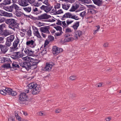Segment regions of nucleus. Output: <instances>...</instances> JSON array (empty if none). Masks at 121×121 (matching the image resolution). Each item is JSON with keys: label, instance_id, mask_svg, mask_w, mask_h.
Instances as JSON below:
<instances>
[{"label": "nucleus", "instance_id": "1", "mask_svg": "<svg viewBox=\"0 0 121 121\" xmlns=\"http://www.w3.org/2000/svg\"><path fill=\"white\" fill-rule=\"evenodd\" d=\"M28 87L29 89H32L31 92L33 95L38 94L41 90L40 86L35 83H31L28 85Z\"/></svg>", "mask_w": 121, "mask_h": 121}, {"label": "nucleus", "instance_id": "2", "mask_svg": "<svg viewBox=\"0 0 121 121\" xmlns=\"http://www.w3.org/2000/svg\"><path fill=\"white\" fill-rule=\"evenodd\" d=\"M29 100L28 96L25 93L20 94L18 96V101L21 104H24Z\"/></svg>", "mask_w": 121, "mask_h": 121}, {"label": "nucleus", "instance_id": "3", "mask_svg": "<svg viewBox=\"0 0 121 121\" xmlns=\"http://www.w3.org/2000/svg\"><path fill=\"white\" fill-rule=\"evenodd\" d=\"M5 22L7 24L9 25V27L11 28H12V27H15L16 23L15 20L13 19H7L6 21Z\"/></svg>", "mask_w": 121, "mask_h": 121}, {"label": "nucleus", "instance_id": "4", "mask_svg": "<svg viewBox=\"0 0 121 121\" xmlns=\"http://www.w3.org/2000/svg\"><path fill=\"white\" fill-rule=\"evenodd\" d=\"M63 51L62 49L58 48L56 46H53L52 48V52L54 55H55L62 52Z\"/></svg>", "mask_w": 121, "mask_h": 121}, {"label": "nucleus", "instance_id": "5", "mask_svg": "<svg viewBox=\"0 0 121 121\" xmlns=\"http://www.w3.org/2000/svg\"><path fill=\"white\" fill-rule=\"evenodd\" d=\"M64 16L65 17H69L76 20H78L79 19L77 15H73L69 13H66L64 15Z\"/></svg>", "mask_w": 121, "mask_h": 121}, {"label": "nucleus", "instance_id": "6", "mask_svg": "<svg viewBox=\"0 0 121 121\" xmlns=\"http://www.w3.org/2000/svg\"><path fill=\"white\" fill-rule=\"evenodd\" d=\"M54 65V64L52 62L46 63L45 67V70L48 71H50Z\"/></svg>", "mask_w": 121, "mask_h": 121}, {"label": "nucleus", "instance_id": "7", "mask_svg": "<svg viewBox=\"0 0 121 121\" xmlns=\"http://www.w3.org/2000/svg\"><path fill=\"white\" fill-rule=\"evenodd\" d=\"M20 66L24 69H25L27 70L30 69V63L29 62L23 63L20 64Z\"/></svg>", "mask_w": 121, "mask_h": 121}, {"label": "nucleus", "instance_id": "8", "mask_svg": "<svg viewBox=\"0 0 121 121\" xmlns=\"http://www.w3.org/2000/svg\"><path fill=\"white\" fill-rule=\"evenodd\" d=\"M27 45L32 48H34L36 45L35 41L32 40L27 41L26 43Z\"/></svg>", "mask_w": 121, "mask_h": 121}, {"label": "nucleus", "instance_id": "9", "mask_svg": "<svg viewBox=\"0 0 121 121\" xmlns=\"http://www.w3.org/2000/svg\"><path fill=\"white\" fill-rule=\"evenodd\" d=\"M41 10H43L47 13L50 11L51 10V8L50 6H45L43 5L40 8Z\"/></svg>", "mask_w": 121, "mask_h": 121}, {"label": "nucleus", "instance_id": "10", "mask_svg": "<svg viewBox=\"0 0 121 121\" xmlns=\"http://www.w3.org/2000/svg\"><path fill=\"white\" fill-rule=\"evenodd\" d=\"M19 39H17L15 40L13 43V47L14 49L17 50L19 48V46H18V45H19Z\"/></svg>", "mask_w": 121, "mask_h": 121}, {"label": "nucleus", "instance_id": "11", "mask_svg": "<svg viewBox=\"0 0 121 121\" xmlns=\"http://www.w3.org/2000/svg\"><path fill=\"white\" fill-rule=\"evenodd\" d=\"M0 15L10 17L12 16V13H8L2 10H0Z\"/></svg>", "mask_w": 121, "mask_h": 121}, {"label": "nucleus", "instance_id": "12", "mask_svg": "<svg viewBox=\"0 0 121 121\" xmlns=\"http://www.w3.org/2000/svg\"><path fill=\"white\" fill-rule=\"evenodd\" d=\"M24 50V52L27 55L29 56H32L33 53L34 51H32V50H29V49L27 48H25L24 49H23L22 51Z\"/></svg>", "mask_w": 121, "mask_h": 121}, {"label": "nucleus", "instance_id": "13", "mask_svg": "<svg viewBox=\"0 0 121 121\" xmlns=\"http://www.w3.org/2000/svg\"><path fill=\"white\" fill-rule=\"evenodd\" d=\"M18 3L20 5L23 7L26 6L28 4L27 0H20Z\"/></svg>", "mask_w": 121, "mask_h": 121}, {"label": "nucleus", "instance_id": "14", "mask_svg": "<svg viewBox=\"0 0 121 121\" xmlns=\"http://www.w3.org/2000/svg\"><path fill=\"white\" fill-rule=\"evenodd\" d=\"M51 17L50 16L48 15L46 13H44L38 17V18L40 19H47Z\"/></svg>", "mask_w": 121, "mask_h": 121}, {"label": "nucleus", "instance_id": "15", "mask_svg": "<svg viewBox=\"0 0 121 121\" xmlns=\"http://www.w3.org/2000/svg\"><path fill=\"white\" fill-rule=\"evenodd\" d=\"M48 27H46L40 28V30L42 32L49 34L50 33V32L48 30Z\"/></svg>", "mask_w": 121, "mask_h": 121}, {"label": "nucleus", "instance_id": "16", "mask_svg": "<svg viewBox=\"0 0 121 121\" xmlns=\"http://www.w3.org/2000/svg\"><path fill=\"white\" fill-rule=\"evenodd\" d=\"M34 28L35 30L34 31V35L39 38H41L42 37L40 35L37 28L36 27H35Z\"/></svg>", "mask_w": 121, "mask_h": 121}, {"label": "nucleus", "instance_id": "17", "mask_svg": "<svg viewBox=\"0 0 121 121\" xmlns=\"http://www.w3.org/2000/svg\"><path fill=\"white\" fill-rule=\"evenodd\" d=\"M2 52L5 53L8 50V48L5 45H3L0 48Z\"/></svg>", "mask_w": 121, "mask_h": 121}, {"label": "nucleus", "instance_id": "18", "mask_svg": "<svg viewBox=\"0 0 121 121\" xmlns=\"http://www.w3.org/2000/svg\"><path fill=\"white\" fill-rule=\"evenodd\" d=\"M94 4L96 5L100 6L102 3V0H92Z\"/></svg>", "mask_w": 121, "mask_h": 121}, {"label": "nucleus", "instance_id": "19", "mask_svg": "<svg viewBox=\"0 0 121 121\" xmlns=\"http://www.w3.org/2000/svg\"><path fill=\"white\" fill-rule=\"evenodd\" d=\"M14 9L13 4L11 6L7 7H5V9L8 11L10 12H12Z\"/></svg>", "mask_w": 121, "mask_h": 121}, {"label": "nucleus", "instance_id": "20", "mask_svg": "<svg viewBox=\"0 0 121 121\" xmlns=\"http://www.w3.org/2000/svg\"><path fill=\"white\" fill-rule=\"evenodd\" d=\"M33 12L34 14H36L39 13L38 8L35 7H33Z\"/></svg>", "mask_w": 121, "mask_h": 121}, {"label": "nucleus", "instance_id": "21", "mask_svg": "<svg viewBox=\"0 0 121 121\" xmlns=\"http://www.w3.org/2000/svg\"><path fill=\"white\" fill-rule=\"evenodd\" d=\"M37 61L36 59H33L30 57L29 62L30 63H31V64H37Z\"/></svg>", "mask_w": 121, "mask_h": 121}, {"label": "nucleus", "instance_id": "22", "mask_svg": "<svg viewBox=\"0 0 121 121\" xmlns=\"http://www.w3.org/2000/svg\"><path fill=\"white\" fill-rule=\"evenodd\" d=\"M15 36L14 35H11L7 38V39L12 42L14 39Z\"/></svg>", "mask_w": 121, "mask_h": 121}, {"label": "nucleus", "instance_id": "23", "mask_svg": "<svg viewBox=\"0 0 121 121\" xmlns=\"http://www.w3.org/2000/svg\"><path fill=\"white\" fill-rule=\"evenodd\" d=\"M14 114L16 118L19 121L21 120V118L20 116H19L18 114V112L17 111H15V112Z\"/></svg>", "mask_w": 121, "mask_h": 121}, {"label": "nucleus", "instance_id": "24", "mask_svg": "<svg viewBox=\"0 0 121 121\" xmlns=\"http://www.w3.org/2000/svg\"><path fill=\"white\" fill-rule=\"evenodd\" d=\"M79 22H76L72 26V27L74 29V30H76L79 26Z\"/></svg>", "mask_w": 121, "mask_h": 121}, {"label": "nucleus", "instance_id": "25", "mask_svg": "<svg viewBox=\"0 0 121 121\" xmlns=\"http://www.w3.org/2000/svg\"><path fill=\"white\" fill-rule=\"evenodd\" d=\"M77 79V76L74 75L71 76L69 78V79L72 81L75 80Z\"/></svg>", "mask_w": 121, "mask_h": 121}, {"label": "nucleus", "instance_id": "26", "mask_svg": "<svg viewBox=\"0 0 121 121\" xmlns=\"http://www.w3.org/2000/svg\"><path fill=\"white\" fill-rule=\"evenodd\" d=\"M62 5L63 8L65 10H67L70 7L69 5L67 4H62Z\"/></svg>", "mask_w": 121, "mask_h": 121}, {"label": "nucleus", "instance_id": "27", "mask_svg": "<svg viewBox=\"0 0 121 121\" xmlns=\"http://www.w3.org/2000/svg\"><path fill=\"white\" fill-rule=\"evenodd\" d=\"M15 15L17 17H20L23 15V13L22 12L20 11H16Z\"/></svg>", "mask_w": 121, "mask_h": 121}, {"label": "nucleus", "instance_id": "28", "mask_svg": "<svg viewBox=\"0 0 121 121\" xmlns=\"http://www.w3.org/2000/svg\"><path fill=\"white\" fill-rule=\"evenodd\" d=\"M37 64H31L30 63V69H34L37 67Z\"/></svg>", "mask_w": 121, "mask_h": 121}, {"label": "nucleus", "instance_id": "29", "mask_svg": "<svg viewBox=\"0 0 121 121\" xmlns=\"http://www.w3.org/2000/svg\"><path fill=\"white\" fill-rule=\"evenodd\" d=\"M73 38L70 37H69L68 38H66L64 40L65 41V42H70L73 41Z\"/></svg>", "mask_w": 121, "mask_h": 121}, {"label": "nucleus", "instance_id": "30", "mask_svg": "<svg viewBox=\"0 0 121 121\" xmlns=\"http://www.w3.org/2000/svg\"><path fill=\"white\" fill-rule=\"evenodd\" d=\"M2 67L6 69L10 68L11 67L10 66V64L9 63L3 65L2 66Z\"/></svg>", "mask_w": 121, "mask_h": 121}, {"label": "nucleus", "instance_id": "31", "mask_svg": "<svg viewBox=\"0 0 121 121\" xmlns=\"http://www.w3.org/2000/svg\"><path fill=\"white\" fill-rule=\"evenodd\" d=\"M30 57L26 56L22 58V59L24 61H27L28 62H29Z\"/></svg>", "mask_w": 121, "mask_h": 121}, {"label": "nucleus", "instance_id": "32", "mask_svg": "<svg viewBox=\"0 0 121 121\" xmlns=\"http://www.w3.org/2000/svg\"><path fill=\"white\" fill-rule=\"evenodd\" d=\"M47 52V51L46 49H44L42 50L41 52L39 54V55L41 56L43 55Z\"/></svg>", "mask_w": 121, "mask_h": 121}, {"label": "nucleus", "instance_id": "33", "mask_svg": "<svg viewBox=\"0 0 121 121\" xmlns=\"http://www.w3.org/2000/svg\"><path fill=\"white\" fill-rule=\"evenodd\" d=\"M0 93L2 95H5L7 93L6 88L5 89H3L1 90L0 91Z\"/></svg>", "mask_w": 121, "mask_h": 121}, {"label": "nucleus", "instance_id": "34", "mask_svg": "<svg viewBox=\"0 0 121 121\" xmlns=\"http://www.w3.org/2000/svg\"><path fill=\"white\" fill-rule=\"evenodd\" d=\"M23 9L26 11H27L28 12H30L31 10V8L30 7L23 8Z\"/></svg>", "mask_w": 121, "mask_h": 121}, {"label": "nucleus", "instance_id": "35", "mask_svg": "<svg viewBox=\"0 0 121 121\" xmlns=\"http://www.w3.org/2000/svg\"><path fill=\"white\" fill-rule=\"evenodd\" d=\"M60 7V4L59 3H56L55 4L54 8L55 9H58Z\"/></svg>", "mask_w": 121, "mask_h": 121}, {"label": "nucleus", "instance_id": "36", "mask_svg": "<svg viewBox=\"0 0 121 121\" xmlns=\"http://www.w3.org/2000/svg\"><path fill=\"white\" fill-rule=\"evenodd\" d=\"M86 14V12L85 11H84L83 12H82L80 13V16L82 17L83 18V17H85Z\"/></svg>", "mask_w": 121, "mask_h": 121}, {"label": "nucleus", "instance_id": "37", "mask_svg": "<svg viewBox=\"0 0 121 121\" xmlns=\"http://www.w3.org/2000/svg\"><path fill=\"white\" fill-rule=\"evenodd\" d=\"M14 9L16 10H18L20 9V8L18 6L15 4H13Z\"/></svg>", "mask_w": 121, "mask_h": 121}, {"label": "nucleus", "instance_id": "38", "mask_svg": "<svg viewBox=\"0 0 121 121\" xmlns=\"http://www.w3.org/2000/svg\"><path fill=\"white\" fill-rule=\"evenodd\" d=\"M55 29L57 31H59V32H61L62 31V28L60 26H57L54 27Z\"/></svg>", "mask_w": 121, "mask_h": 121}, {"label": "nucleus", "instance_id": "39", "mask_svg": "<svg viewBox=\"0 0 121 121\" xmlns=\"http://www.w3.org/2000/svg\"><path fill=\"white\" fill-rule=\"evenodd\" d=\"M12 65L13 68L17 67L19 68V65L17 64L16 62H13L12 64Z\"/></svg>", "mask_w": 121, "mask_h": 121}, {"label": "nucleus", "instance_id": "40", "mask_svg": "<svg viewBox=\"0 0 121 121\" xmlns=\"http://www.w3.org/2000/svg\"><path fill=\"white\" fill-rule=\"evenodd\" d=\"M55 12L57 14H59L63 13V12L62 10L61 9H60L57 10H56Z\"/></svg>", "mask_w": 121, "mask_h": 121}, {"label": "nucleus", "instance_id": "41", "mask_svg": "<svg viewBox=\"0 0 121 121\" xmlns=\"http://www.w3.org/2000/svg\"><path fill=\"white\" fill-rule=\"evenodd\" d=\"M75 32L77 34H78L79 37H80L82 35V32L79 30Z\"/></svg>", "mask_w": 121, "mask_h": 121}, {"label": "nucleus", "instance_id": "42", "mask_svg": "<svg viewBox=\"0 0 121 121\" xmlns=\"http://www.w3.org/2000/svg\"><path fill=\"white\" fill-rule=\"evenodd\" d=\"M109 44L108 42H105L103 44V47L105 48L108 47H109Z\"/></svg>", "mask_w": 121, "mask_h": 121}, {"label": "nucleus", "instance_id": "43", "mask_svg": "<svg viewBox=\"0 0 121 121\" xmlns=\"http://www.w3.org/2000/svg\"><path fill=\"white\" fill-rule=\"evenodd\" d=\"M48 39L50 42L54 40V37L51 35L49 36L48 37Z\"/></svg>", "mask_w": 121, "mask_h": 121}, {"label": "nucleus", "instance_id": "44", "mask_svg": "<svg viewBox=\"0 0 121 121\" xmlns=\"http://www.w3.org/2000/svg\"><path fill=\"white\" fill-rule=\"evenodd\" d=\"M11 42L7 39L5 44L8 46L9 47L11 44Z\"/></svg>", "mask_w": 121, "mask_h": 121}, {"label": "nucleus", "instance_id": "45", "mask_svg": "<svg viewBox=\"0 0 121 121\" xmlns=\"http://www.w3.org/2000/svg\"><path fill=\"white\" fill-rule=\"evenodd\" d=\"M61 109L59 108H57L55 110V113H60L61 112Z\"/></svg>", "mask_w": 121, "mask_h": 121}, {"label": "nucleus", "instance_id": "46", "mask_svg": "<svg viewBox=\"0 0 121 121\" xmlns=\"http://www.w3.org/2000/svg\"><path fill=\"white\" fill-rule=\"evenodd\" d=\"M5 24H2L1 25H0V31H1L2 32H3L2 29L5 27Z\"/></svg>", "mask_w": 121, "mask_h": 121}, {"label": "nucleus", "instance_id": "47", "mask_svg": "<svg viewBox=\"0 0 121 121\" xmlns=\"http://www.w3.org/2000/svg\"><path fill=\"white\" fill-rule=\"evenodd\" d=\"M43 4L46 5V6H50V4L48 3V0H45L43 2Z\"/></svg>", "mask_w": 121, "mask_h": 121}, {"label": "nucleus", "instance_id": "48", "mask_svg": "<svg viewBox=\"0 0 121 121\" xmlns=\"http://www.w3.org/2000/svg\"><path fill=\"white\" fill-rule=\"evenodd\" d=\"M6 92L8 94L10 95L12 91L11 89L9 88H6Z\"/></svg>", "mask_w": 121, "mask_h": 121}, {"label": "nucleus", "instance_id": "49", "mask_svg": "<svg viewBox=\"0 0 121 121\" xmlns=\"http://www.w3.org/2000/svg\"><path fill=\"white\" fill-rule=\"evenodd\" d=\"M72 32V30L69 28H67L65 29V32L66 33H70Z\"/></svg>", "mask_w": 121, "mask_h": 121}, {"label": "nucleus", "instance_id": "50", "mask_svg": "<svg viewBox=\"0 0 121 121\" xmlns=\"http://www.w3.org/2000/svg\"><path fill=\"white\" fill-rule=\"evenodd\" d=\"M38 114L39 116H42L45 115V114L43 112H39L38 113Z\"/></svg>", "mask_w": 121, "mask_h": 121}, {"label": "nucleus", "instance_id": "51", "mask_svg": "<svg viewBox=\"0 0 121 121\" xmlns=\"http://www.w3.org/2000/svg\"><path fill=\"white\" fill-rule=\"evenodd\" d=\"M50 42L48 39H46L45 42L44 47H45L46 46L48 45L49 43Z\"/></svg>", "mask_w": 121, "mask_h": 121}, {"label": "nucleus", "instance_id": "52", "mask_svg": "<svg viewBox=\"0 0 121 121\" xmlns=\"http://www.w3.org/2000/svg\"><path fill=\"white\" fill-rule=\"evenodd\" d=\"M41 48H40V49L38 47H36L35 48V51L36 53L38 52L40 50H41Z\"/></svg>", "mask_w": 121, "mask_h": 121}, {"label": "nucleus", "instance_id": "53", "mask_svg": "<svg viewBox=\"0 0 121 121\" xmlns=\"http://www.w3.org/2000/svg\"><path fill=\"white\" fill-rule=\"evenodd\" d=\"M8 121H15L14 117L12 116L10 117L8 119Z\"/></svg>", "mask_w": 121, "mask_h": 121}, {"label": "nucleus", "instance_id": "54", "mask_svg": "<svg viewBox=\"0 0 121 121\" xmlns=\"http://www.w3.org/2000/svg\"><path fill=\"white\" fill-rule=\"evenodd\" d=\"M4 3L5 4H9L11 3L10 0H4Z\"/></svg>", "mask_w": 121, "mask_h": 121}, {"label": "nucleus", "instance_id": "55", "mask_svg": "<svg viewBox=\"0 0 121 121\" xmlns=\"http://www.w3.org/2000/svg\"><path fill=\"white\" fill-rule=\"evenodd\" d=\"M77 34H76V33L75 32V34L73 38V39H75L77 40L78 39V36H77Z\"/></svg>", "mask_w": 121, "mask_h": 121}, {"label": "nucleus", "instance_id": "56", "mask_svg": "<svg viewBox=\"0 0 121 121\" xmlns=\"http://www.w3.org/2000/svg\"><path fill=\"white\" fill-rule=\"evenodd\" d=\"M17 93L16 92L14 91H13L12 90V92L10 94V95L12 96H14L16 95Z\"/></svg>", "mask_w": 121, "mask_h": 121}, {"label": "nucleus", "instance_id": "57", "mask_svg": "<svg viewBox=\"0 0 121 121\" xmlns=\"http://www.w3.org/2000/svg\"><path fill=\"white\" fill-rule=\"evenodd\" d=\"M76 9L73 5L72 6L71 9L69 11H70L73 12L75 11Z\"/></svg>", "mask_w": 121, "mask_h": 121}, {"label": "nucleus", "instance_id": "58", "mask_svg": "<svg viewBox=\"0 0 121 121\" xmlns=\"http://www.w3.org/2000/svg\"><path fill=\"white\" fill-rule=\"evenodd\" d=\"M34 5L35 6V7H39L40 6V4H39L38 2H34Z\"/></svg>", "mask_w": 121, "mask_h": 121}, {"label": "nucleus", "instance_id": "59", "mask_svg": "<svg viewBox=\"0 0 121 121\" xmlns=\"http://www.w3.org/2000/svg\"><path fill=\"white\" fill-rule=\"evenodd\" d=\"M97 27V29H96L94 30L93 34L94 35L96 34L97 33V32L99 31V27Z\"/></svg>", "mask_w": 121, "mask_h": 121}, {"label": "nucleus", "instance_id": "60", "mask_svg": "<svg viewBox=\"0 0 121 121\" xmlns=\"http://www.w3.org/2000/svg\"><path fill=\"white\" fill-rule=\"evenodd\" d=\"M73 21L72 20H68L66 21V23L67 25H68L69 24H71L73 22Z\"/></svg>", "mask_w": 121, "mask_h": 121}, {"label": "nucleus", "instance_id": "61", "mask_svg": "<svg viewBox=\"0 0 121 121\" xmlns=\"http://www.w3.org/2000/svg\"><path fill=\"white\" fill-rule=\"evenodd\" d=\"M7 60V59L5 57H2V58L1 61L2 63L4 62Z\"/></svg>", "mask_w": 121, "mask_h": 121}, {"label": "nucleus", "instance_id": "62", "mask_svg": "<svg viewBox=\"0 0 121 121\" xmlns=\"http://www.w3.org/2000/svg\"><path fill=\"white\" fill-rule=\"evenodd\" d=\"M16 54H17V56L19 57H22V55L19 52H17Z\"/></svg>", "mask_w": 121, "mask_h": 121}, {"label": "nucleus", "instance_id": "63", "mask_svg": "<svg viewBox=\"0 0 121 121\" xmlns=\"http://www.w3.org/2000/svg\"><path fill=\"white\" fill-rule=\"evenodd\" d=\"M78 1L81 3H86L87 2V0H78Z\"/></svg>", "mask_w": 121, "mask_h": 121}, {"label": "nucleus", "instance_id": "64", "mask_svg": "<svg viewBox=\"0 0 121 121\" xmlns=\"http://www.w3.org/2000/svg\"><path fill=\"white\" fill-rule=\"evenodd\" d=\"M111 119V117H108L105 119V120L106 121H110Z\"/></svg>", "mask_w": 121, "mask_h": 121}]
</instances>
